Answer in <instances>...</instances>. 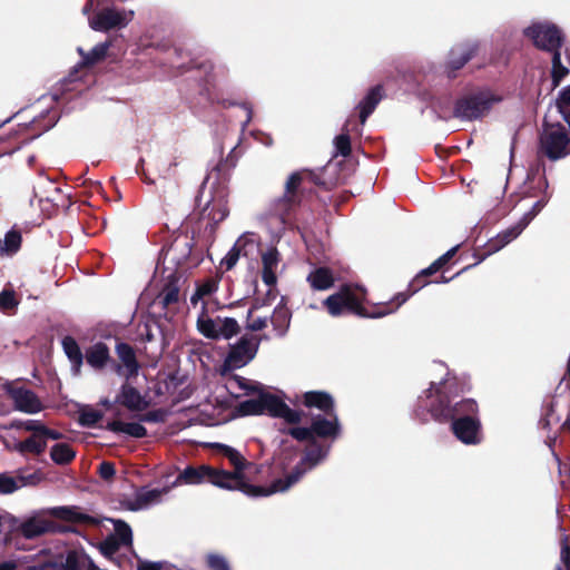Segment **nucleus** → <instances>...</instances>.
<instances>
[{"mask_svg":"<svg viewBox=\"0 0 570 570\" xmlns=\"http://www.w3.org/2000/svg\"><path fill=\"white\" fill-rule=\"evenodd\" d=\"M463 392L456 377H446L440 383L431 382L429 389L417 397L413 417L422 424L430 420L444 424L456 417L479 416V405L473 399L455 401Z\"/></svg>","mask_w":570,"mask_h":570,"instance_id":"f257e3e1","label":"nucleus"},{"mask_svg":"<svg viewBox=\"0 0 570 570\" xmlns=\"http://www.w3.org/2000/svg\"><path fill=\"white\" fill-rule=\"evenodd\" d=\"M307 184L330 189L326 183L309 170L293 171L284 184L283 194L269 202L266 215L269 218L277 219L283 226L298 230L308 229L311 220L303 217L302 214L305 206L304 198L312 193Z\"/></svg>","mask_w":570,"mask_h":570,"instance_id":"f03ea898","label":"nucleus"},{"mask_svg":"<svg viewBox=\"0 0 570 570\" xmlns=\"http://www.w3.org/2000/svg\"><path fill=\"white\" fill-rule=\"evenodd\" d=\"M403 304L397 299V294L389 302L372 304L366 301V291L363 287L351 284L342 285L323 302L328 314L334 317L347 314L365 318L384 317Z\"/></svg>","mask_w":570,"mask_h":570,"instance_id":"7ed1b4c3","label":"nucleus"},{"mask_svg":"<svg viewBox=\"0 0 570 570\" xmlns=\"http://www.w3.org/2000/svg\"><path fill=\"white\" fill-rule=\"evenodd\" d=\"M183 275L177 269L164 268L159 278L154 277L148 291L155 292V297L148 305V313L154 321L164 317L165 321H174L175 317H184L186 299L181 293Z\"/></svg>","mask_w":570,"mask_h":570,"instance_id":"20e7f679","label":"nucleus"},{"mask_svg":"<svg viewBox=\"0 0 570 570\" xmlns=\"http://www.w3.org/2000/svg\"><path fill=\"white\" fill-rule=\"evenodd\" d=\"M215 446L224 456L228 459L229 463L235 468L233 472L217 470L219 474H224V478H222L220 481L225 485H220L222 489L238 490L252 498L267 497L276 493V490H274V481L269 487L254 485L246 481L244 469L248 463L237 450L220 443H217Z\"/></svg>","mask_w":570,"mask_h":570,"instance_id":"39448f33","label":"nucleus"},{"mask_svg":"<svg viewBox=\"0 0 570 570\" xmlns=\"http://www.w3.org/2000/svg\"><path fill=\"white\" fill-rule=\"evenodd\" d=\"M281 432L298 442L314 439L332 445L341 436L342 425L337 413L332 412L312 415L308 426H292Z\"/></svg>","mask_w":570,"mask_h":570,"instance_id":"423d86ee","label":"nucleus"},{"mask_svg":"<svg viewBox=\"0 0 570 570\" xmlns=\"http://www.w3.org/2000/svg\"><path fill=\"white\" fill-rule=\"evenodd\" d=\"M307 445L301 461L284 478L274 480V490L284 492L296 484L307 470L318 465L328 455L332 445L318 440H306Z\"/></svg>","mask_w":570,"mask_h":570,"instance_id":"0eeeda50","label":"nucleus"},{"mask_svg":"<svg viewBox=\"0 0 570 570\" xmlns=\"http://www.w3.org/2000/svg\"><path fill=\"white\" fill-rule=\"evenodd\" d=\"M523 35L537 49L551 55L560 52L566 41L562 29L551 22H534L523 30Z\"/></svg>","mask_w":570,"mask_h":570,"instance_id":"6e6552de","label":"nucleus"},{"mask_svg":"<svg viewBox=\"0 0 570 570\" xmlns=\"http://www.w3.org/2000/svg\"><path fill=\"white\" fill-rule=\"evenodd\" d=\"M194 238L187 234L177 235L173 242L167 246L163 247L161 256L164 262L169 261L176 265V269L190 268L197 266L202 257L199 254L194 252Z\"/></svg>","mask_w":570,"mask_h":570,"instance_id":"1a4fd4ad","label":"nucleus"},{"mask_svg":"<svg viewBox=\"0 0 570 570\" xmlns=\"http://www.w3.org/2000/svg\"><path fill=\"white\" fill-rule=\"evenodd\" d=\"M495 101L499 99L488 91L463 96L455 101L453 116L462 120L480 119L490 111Z\"/></svg>","mask_w":570,"mask_h":570,"instance_id":"9d476101","label":"nucleus"},{"mask_svg":"<svg viewBox=\"0 0 570 570\" xmlns=\"http://www.w3.org/2000/svg\"><path fill=\"white\" fill-rule=\"evenodd\" d=\"M267 323H247L246 328L258 332L266 327ZM261 337L254 333L243 335L239 341L230 346L226 361L234 367H240L252 361L259 346Z\"/></svg>","mask_w":570,"mask_h":570,"instance_id":"9b49d317","label":"nucleus"},{"mask_svg":"<svg viewBox=\"0 0 570 570\" xmlns=\"http://www.w3.org/2000/svg\"><path fill=\"white\" fill-rule=\"evenodd\" d=\"M218 288V281L209 277L197 284L195 293L190 297L194 307L200 304L202 313L198 315L197 321H235L229 316L217 315L215 318L209 316V313L216 308V303L212 299V295Z\"/></svg>","mask_w":570,"mask_h":570,"instance_id":"f8f14e48","label":"nucleus"},{"mask_svg":"<svg viewBox=\"0 0 570 570\" xmlns=\"http://www.w3.org/2000/svg\"><path fill=\"white\" fill-rule=\"evenodd\" d=\"M570 138L566 128L558 124L554 129L546 130L539 140V154L554 161L568 155Z\"/></svg>","mask_w":570,"mask_h":570,"instance_id":"ddd939ff","label":"nucleus"},{"mask_svg":"<svg viewBox=\"0 0 570 570\" xmlns=\"http://www.w3.org/2000/svg\"><path fill=\"white\" fill-rule=\"evenodd\" d=\"M458 249V245L450 248L446 253L435 259L429 267L417 273L415 277L409 283L407 288L404 292L397 293V299H400L401 303H405L411 296L430 284L432 281H430L429 277L441 271L455 256Z\"/></svg>","mask_w":570,"mask_h":570,"instance_id":"4468645a","label":"nucleus"},{"mask_svg":"<svg viewBox=\"0 0 570 570\" xmlns=\"http://www.w3.org/2000/svg\"><path fill=\"white\" fill-rule=\"evenodd\" d=\"M226 186H219L215 194L208 199L200 210L199 219L207 220L210 230H215L216 226L223 222L229 213Z\"/></svg>","mask_w":570,"mask_h":570,"instance_id":"2eb2a0df","label":"nucleus"},{"mask_svg":"<svg viewBox=\"0 0 570 570\" xmlns=\"http://www.w3.org/2000/svg\"><path fill=\"white\" fill-rule=\"evenodd\" d=\"M134 12L127 13L124 10L104 8L89 19V26L95 31L107 32L112 29L126 27L132 19Z\"/></svg>","mask_w":570,"mask_h":570,"instance_id":"dca6fc26","label":"nucleus"},{"mask_svg":"<svg viewBox=\"0 0 570 570\" xmlns=\"http://www.w3.org/2000/svg\"><path fill=\"white\" fill-rule=\"evenodd\" d=\"M479 52L478 42H463L454 46L448 56V60L444 66V71L450 79H454L458 76V71L461 70L470 60H472Z\"/></svg>","mask_w":570,"mask_h":570,"instance_id":"f3484780","label":"nucleus"},{"mask_svg":"<svg viewBox=\"0 0 570 570\" xmlns=\"http://www.w3.org/2000/svg\"><path fill=\"white\" fill-rule=\"evenodd\" d=\"M4 391L13 401L14 407L20 412L35 414L43 409L38 395L29 389L7 383L4 385Z\"/></svg>","mask_w":570,"mask_h":570,"instance_id":"a211bd4d","label":"nucleus"},{"mask_svg":"<svg viewBox=\"0 0 570 570\" xmlns=\"http://www.w3.org/2000/svg\"><path fill=\"white\" fill-rule=\"evenodd\" d=\"M451 431L454 436L466 445H476L482 441V424L476 417H456L451 423Z\"/></svg>","mask_w":570,"mask_h":570,"instance_id":"6ab92c4d","label":"nucleus"},{"mask_svg":"<svg viewBox=\"0 0 570 570\" xmlns=\"http://www.w3.org/2000/svg\"><path fill=\"white\" fill-rule=\"evenodd\" d=\"M19 531L26 539H35L46 533L75 532L70 527L60 525L57 522L39 517H32L19 525Z\"/></svg>","mask_w":570,"mask_h":570,"instance_id":"aec40b11","label":"nucleus"},{"mask_svg":"<svg viewBox=\"0 0 570 570\" xmlns=\"http://www.w3.org/2000/svg\"><path fill=\"white\" fill-rule=\"evenodd\" d=\"M224 474H219L217 469L210 465L202 464L198 466L187 465L177 476L176 482L184 484H200L205 480L220 488Z\"/></svg>","mask_w":570,"mask_h":570,"instance_id":"412c9836","label":"nucleus"},{"mask_svg":"<svg viewBox=\"0 0 570 570\" xmlns=\"http://www.w3.org/2000/svg\"><path fill=\"white\" fill-rule=\"evenodd\" d=\"M527 227V222H518L515 225L502 230L495 237L490 238L484 245V250L480 253L476 250L474 256L478 258L476 263L484 261L488 256L499 252L504 246L515 239L522 230Z\"/></svg>","mask_w":570,"mask_h":570,"instance_id":"4be33fe9","label":"nucleus"},{"mask_svg":"<svg viewBox=\"0 0 570 570\" xmlns=\"http://www.w3.org/2000/svg\"><path fill=\"white\" fill-rule=\"evenodd\" d=\"M527 227V222H518L515 225L502 230L495 237L490 238L484 245V250L480 253L476 250L474 256L478 258L476 263L484 261L488 256L499 252L504 246L515 239L522 230Z\"/></svg>","mask_w":570,"mask_h":570,"instance_id":"5701e85b","label":"nucleus"},{"mask_svg":"<svg viewBox=\"0 0 570 570\" xmlns=\"http://www.w3.org/2000/svg\"><path fill=\"white\" fill-rule=\"evenodd\" d=\"M85 357L87 364L97 371L104 370L109 363L114 364V368L117 372L121 368V365L115 363L111 358L108 346L102 342L89 346L86 350Z\"/></svg>","mask_w":570,"mask_h":570,"instance_id":"b1692460","label":"nucleus"},{"mask_svg":"<svg viewBox=\"0 0 570 570\" xmlns=\"http://www.w3.org/2000/svg\"><path fill=\"white\" fill-rule=\"evenodd\" d=\"M49 514L56 519L78 524L98 525L99 520L80 511L79 507L66 505L50 509Z\"/></svg>","mask_w":570,"mask_h":570,"instance_id":"393cba45","label":"nucleus"},{"mask_svg":"<svg viewBox=\"0 0 570 570\" xmlns=\"http://www.w3.org/2000/svg\"><path fill=\"white\" fill-rule=\"evenodd\" d=\"M200 334L206 338L218 341L229 340L240 332L238 323H196Z\"/></svg>","mask_w":570,"mask_h":570,"instance_id":"a878e982","label":"nucleus"},{"mask_svg":"<svg viewBox=\"0 0 570 570\" xmlns=\"http://www.w3.org/2000/svg\"><path fill=\"white\" fill-rule=\"evenodd\" d=\"M302 404L307 409H317L323 414L336 412L333 396L325 391H308L302 395Z\"/></svg>","mask_w":570,"mask_h":570,"instance_id":"bb28decb","label":"nucleus"},{"mask_svg":"<svg viewBox=\"0 0 570 570\" xmlns=\"http://www.w3.org/2000/svg\"><path fill=\"white\" fill-rule=\"evenodd\" d=\"M281 263V254L276 247H269L262 254V281L272 287L277 283L276 269Z\"/></svg>","mask_w":570,"mask_h":570,"instance_id":"cd10ccee","label":"nucleus"},{"mask_svg":"<svg viewBox=\"0 0 570 570\" xmlns=\"http://www.w3.org/2000/svg\"><path fill=\"white\" fill-rule=\"evenodd\" d=\"M116 403L130 411H142L148 406L140 392L128 383L121 385L120 392L116 396Z\"/></svg>","mask_w":570,"mask_h":570,"instance_id":"c85d7f7f","label":"nucleus"},{"mask_svg":"<svg viewBox=\"0 0 570 570\" xmlns=\"http://www.w3.org/2000/svg\"><path fill=\"white\" fill-rule=\"evenodd\" d=\"M165 490L141 488L134 500L124 501V505L129 511H139L150 504L157 503Z\"/></svg>","mask_w":570,"mask_h":570,"instance_id":"c756f323","label":"nucleus"},{"mask_svg":"<svg viewBox=\"0 0 570 570\" xmlns=\"http://www.w3.org/2000/svg\"><path fill=\"white\" fill-rule=\"evenodd\" d=\"M306 281L313 291H327L334 286L335 276L330 267L320 266L309 272Z\"/></svg>","mask_w":570,"mask_h":570,"instance_id":"7c9ffc66","label":"nucleus"},{"mask_svg":"<svg viewBox=\"0 0 570 570\" xmlns=\"http://www.w3.org/2000/svg\"><path fill=\"white\" fill-rule=\"evenodd\" d=\"M111 46L110 41H105L96 45L90 51H85L81 47L77 48V52L81 57V61L78 63L79 68H91L97 63L105 60L107 52Z\"/></svg>","mask_w":570,"mask_h":570,"instance_id":"2f4dec72","label":"nucleus"},{"mask_svg":"<svg viewBox=\"0 0 570 570\" xmlns=\"http://www.w3.org/2000/svg\"><path fill=\"white\" fill-rule=\"evenodd\" d=\"M382 97L383 87L381 85H376L372 87L366 96L358 102L356 108L358 109L361 124H364L371 114L375 110Z\"/></svg>","mask_w":570,"mask_h":570,"instance_id":"473e14b6","label":"nucleus"},{"mask_svg":"<svg viewBox=\"0 0 570 570\" xmlns=\"http://www.w3.org/2000/svg\"><path fill=\"white\" fill-rule=\"evenodd\" d=\"M116 353L127 371V376L137 375L140 366L132 346L128 343L119 342L116 345Z\"/></svg>","mask_w":570,"mask_h":570,"instance_id":"72a5a7b5","label":"nucleus"},{"mask_svg":"<svg viewBox=\"0 0 570 570\" xmlns=\"http://www.w3.org/2000/svg\"><path fill=\"white\" fill-rule=\"evenodd\" d=\"M106 429L115 433H126L136 439H142L147 436L146 428L136 422H122L114 420L107 423Z\"/></svg>","mask_w":570,"mask_h":570,"instance_id":"f704fd0d","label":"nucleus"},{"mask_svg":"<svg viewBox=\"0 0 570 570\" xmlns=\"http://www.w3.org/2000/svg\"><path fill=\"white\" fill-rule=\"evenodd\" d=\"M62 348L67 357L69 358L72 370L76 373L80 372V368L83 364V354L77 343V341L72 336H65L62 338Z\"/></svg>","mask_w":570,"mask_h":570,"instance_id":"c9c22d12","label":"nucleus"},{"mask_svg":"<svg viewBox=\"0 0 570 570\" xmlns=\"http://www.w3.org/2000/svg\"><path fill=\"white\" fill-rule=\"evenodd\" d=\"M247 245H253V242L248 238L239 237L226 254V256L222 259L220 266L226 271H230L236 265L242 255L247 256V252L245 250Z\"/></svg>","mask_w":570,"mask_h":570,"instance_id":"e433bc0d","label":"nucleus"},{"mask_svg":"<svg viewBox=\"0 0 570 570\" xmlns=\"http://www.w3.org/2000/svg\"><path fill=\"white\" fill-rule=\"evenodd\" d=\"M258 394L263 407V414L267 413L272 417H278L284 401L269 392L259 391Z\"/></svg>","mask_w":570,"mask_h":570,"instance_id":"4c0bfd02","label":"nucleus"},{"mask_svg":"<svg viewBox=\"0 0 570 570\" xmlns=\"http://www.w3.org/2000/svg\"><path fill=\"white\" fill-rule=\"evenodd\" d=\"M76 456V452L68 443H57L51 448L50 458L59 465L69 464Z\"/></svg>","mask_w":570,"mask_h":570,"instance_id":"58836bf2","label":"nucleus"},{"mask_svg":"<svg viewBox=\"0 0 570 570\" xmlns=\"http://www.w3.org/2000/svg\"><path fill=\"white\" fill-rule=\"evenodd\" d=\"M21 243L22 236L20 230L12 228L4 235V239L0 240V252L7 255H13L20 249Z\"/></svg>","mask_w":570,"mask_h":570,"instance_id":"ea45409f","label":"nucleus"},{"mask_svg":"<svg viewBox=\"0 0 570 570\" xmlns=\"http://www.w3.org/2000/svg\"><path fill=\"white\" fill-rule=\"evenodd\" d=\"M229 170L228 164L225 160H220L213 169L212 171L206 176L204 179L199 194L196 197V202L198 203V206H200V199L203 196V188L205 185L212 179L215 178L219 184L227 181V171Z\"/></svg>","mask_w":570,"mask_h":570,"instance_id":"a19ab883","label":"nucleus"},{"mask_svg":"<svg viewBox=\"0 0 570 570\" xmlns=\"http://www.w3.org/2000/svg\"><path fill=\"white\" fill-rule=\"evenodd\" d=\"M114 525L115 534L121 546L132 544V531L130 525L121 519H109Z\"/></svg>","mask_w":570,"mask_h":570,"instance_id":"79ce46f5","label":"nucleus"},{"mask_svg":"<svg viewBox=\"0 0 570 570\" xmlns=\"http://www.w3.org/2000/svg\"><path fill=\"white\" fill-rule=\"evenodd\" d=\"M551 80L553 89L559 87L563 78L569 75V69L561 62V51L552 55Z\"/></svg>","mask_w":570,"mask_h":570,"instance_id":"37998d69","label":"nucleus"},{"mask_svg":"<svg viewBox=\"0 0 570 570\" xmlns=\"http://www.w3.org/2000/svg\"><path fill=\"white\" fill-rule=\"evenodd\" d=\"M46 446V440L37 434H32L20 443L19 449L21 452L39 455L45 452Z\"/></svg>","mask_w":570,"mask_h":570,"instance_id":"c03bdc74","label":"nucleus"},{"mask_svg":"<svg viewBox=\"0 0 570 570\" xmlns=\"http://www.w3.org/2000/svg\"><path fill=\"white\" fill-rule=\"evenodd\" d=\"M348 121L345 124L343 128V132L335 137L334 139V146L336 149V154L341 155L343 157H348L352 153V146H351V137L348 134Z\"/></svg>","mask_w":570,"mask_h":570,"instance_id":"a18cd8bd","label":"nucleus"},{"mask_svg":"<svg viewBox=\"0 0 570 570\" xmlns=\"http://www.w3.org/2000/svg\"><path fill=\"white\" fill-rule=\"evenodd\" d=\"M236 410L238 414L242 416L263 414V407L261 404L259 395L256 399H249L240 402L237 405Z\"/></svg>","mask_w":570,"mask_h":570,"instance_id":"49530a36","label":"nucleus"},{"mask_svg":"<svg viewBox=\"0 0 570 570\" xmlns=\"http://www.w3.org/2000/svg\"><path fill=\"white\" fill-rule=\"evenodd\" d=\"M560 546L561 564H558L556 570H570V537L567 533L561 534Z\"/></svg>","mask_w":570,"mask_h":570,"instance_id":"de8ad7c7","label":"nucleus"},{"mask_svg":"<svg viewBox=\"0 0 570 570\" xmlns=\"http://www.w3.org/2000/svg\"><path fill=\"white\" fill-rule=\"evenodd\" d=\"M23 484L22 479H16L7 473H0V494H11Z\"/></svg>","mask_w":570,"mask_h":570,"instance_id":"09e8293b","label":"nucleus"},{"mask_svg":"<svg viewBox=\"0 0 570 570\" xmlns=\"http://www.w3.org/2000/svg\"><path fill=\"white\" fill-rule=\"evenodd\" d=\"M18 306V299L12 289H3L0 293V311L6 314H11Z\"/></svg>","mask_w":570,"mask_h":570,"instance_id":"8fccbe9b","label":"nucleus"},{"mask_svg":"<svg viewBox=\"0 0 570 570\" xmlns=\"http://www.w3.org/2000/svg\"><path fill=\"white\" fill-rule=\"evenodd\" d=\"M102 419V413L94 409H85L80 412L79 423L86 428L95 426Z\"/></svg>","mask_w":570,"mask_h":570,"instance_id":"3c124183","label":"nucleus"},{"mask_svg":"<svg viewBox=\"0 0 570 570\" xmlns=\"http://www.w3.org/2000/svg\"><path fill=\"white\" fill-rule=\"evenodd\" d=\"M303 415L304 413L302 411L293 410L284 402L278 417L283 419L288 424H299L303 420Z\"/></svg>","mask_w":570,"mask_h":570,"instance_id":"603ef678","label":"nucleus"},{"mask_svg":"<svg viewBox=\"0 0 570 570\" xmlns=\"http://www.w3.org/2000/svg\"><path fill=\"white\" fill-rule=\"evenodd\" d=\"M61 570H82L80 557L76 550L67 552L65 562L60 564Z\"/></svg>","mask_w":570,"mask_h":570,"instance_id":"864d4df0","label":"nucleus"},{"mask_svg":"<svg viewBox=\"0 0 570 570\" xmlns=\"http://www.w3.org/2000/svg\"><path fill=\"white\" fill-rule=\"evenodd\" d=\"M120 547L119 540L114 535H109L100 543V551L104 556L110 557L118 552Z\"/></svg>","mask_w":570,"mask_h":570,"instance_id":"5fc2aeb1","label":"nucleus"},{"mask_svg":"<svg viewBox=\"0 0 570 570\" xmlns=\"http://www.w3.org/2000/svg\"><path fill=\"white\" fill-rule=\"evenodd\" d=\"M556 106L559 112L570 110V85L560 90Z\"/></svg>","mask_w":570,"mask_h":570,"instance_id":"6e6d98bb","label":"nucleus"},{"mask_svg":"<svg viewBox=\"0 0 570 570\" xmlns=\"http://www.w3.org/2000/svg\"><path fill=\"white\" fill-rule=\"evenodd\" d=\"M207 564L212 570H230L226 559L219 554H209Z\"/></svg>","mask_w":570,"mask_h":570,"instance_id":"4d7b16f0","label":"nucleus"},{"mask_svg":"<svg viewBox=\"0 0 570 570\" xmlns=\"http://www.w3.org/2000/svg\"><path fill=\"white\" fill-rule=\"evenodd\" d=\"M98 474L105 481H110L116 474L115 464L109 461H102L98 466Z\"/></svg>","mask_w":570,"mask_h":570,"instance_id":"13d9d810","label":"nucleus"},{"mask_svg":"<svg viewBox=\"0 0 570 570\" xmlns=\"http://www.w3.org/2000/svg\"><path fill=\"white\" fill-rule=\"evenodd\" d=\"M547 199L542 198L534 203L531 210L524 214V216L520 219V222L525 223L527 225L542 210V208L547 205Z\"/></svg>","mask_w":570,"mask_h":570,"instance_id":"bf43d9fd","label":"nucleus"},{"mask_svg":"<svg viewBox=\"0 0 570 570\" xmlns=\"http://www.w3.org/2000/svg\"><path fill=\"white\" fill-rule=\"evenodd\" d=\"M165 414L161 410H153L139 415V421L148 423L163 422Z\"/></svg>","mask_w":570,"mask_h":570,"instance_id":"052dcab7","label":"nucleus"},{"mask_svg":"<svg viewBox=\"0 0 570 570\" xmlns=\"http://www.w3.org/2000/svg\"><path fill=\"white\" fill-rule=\"evenodd\" d=\"M137 332L141 342H151L154 340V333L150 323H139Z\"/></svg>","mask_w":570,"mask_h":570,"instance_id":"680f3d73","label":"nucleus"},{"mask_svg":"<svg viewBox=\"0 0 570 570\" xmlns=\"http://www.w3.org/2000/svg\"><path fill=\"white\" fill-rule=\"evenodd\" d=\"M41 438L45 440L51 439V440H59L62 438V434L56 430H51L45 425V428L41 430Z\"/></svg>","mask_w":570,"mask_h":570,"instance_id":"e2e57ef3","label":"nucleus"},{"mask_svg":"<svg viewBox=\"0 0 570 570\" xmlns=\"http://www.w3.org/2000/svg\"><path fill=\"white\" fill-rule=\"evenodd\" d=\"M236 381L240 389L246 390L248 392H257L259 390L258 386L250 385L245 377L236 376Z\"/></svg>","mask_w":570,"mask_h":570,"instance_id":"0e129e2a","label":"nucleus"},{"mask_svg":"<svg viewBox=\"0 0 570 570\" xmlns=\"http://www.w3.org/2000/svg\"><path fill=\"white\" fill-rule=\"evenodd\" d=\"M45 428V425L37 421H29L26 425V430L33 432V434H37L41 436V430Z\"/></svg>","mask_w":570,"mask_h":570,"instance_id":"69168bd1","label":"nucleus"},{"mask_svg":"<svg viewBox=\"0 0 570 570\" xmlns=\"http://www.w3.org/2000/svg\"><path fill=\"white\" fill-rule=\"evenodd\" d=\"M53 124H55L53 121H49L48 124H46V125H43V126H41V127H40V120H33V121H32V126H33V127H37V128L39 127V132H38V134H36L35 136H39V135H41L42 132H45V131L49 130V129L53 126Z\"/></svg>","mask_w":570,"mask_h":570,"instance_id":"338daca9","label":"nucleus"},{"mask_svg":"<svg viewBox=\"0 0 570 570\" xmlns=\"http://www.w3.org/2000/svg\"><path fill=\"white\" fill-rule=\"evenodd\" d=\"M55 567H57L56 562L48 561V562H45L39 566H31L28 568V570H48L49 568H55Z\"/></svg>","mask_w":570,"mask_h":570,"instance_id":"774afa93","label":"nucleus"}]
</instances>
